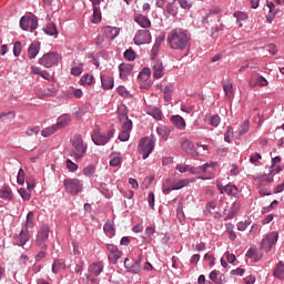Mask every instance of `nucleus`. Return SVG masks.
Returning <instances> with one entry per match:
<instances>
[{
	"mask_svg": "<svg viewBox=\"0 0 284 284\" xmlns=\"http://www.w3.org/2000/svg\"><path fill=\"white\" fill-rule=\"evenodd\" d=\"M168 43L171 50H190V36L182 29H174L168 34Z\"/></svg>",
	"mask_w": 284,
	"mask_h": 284,
	"instance_id": "nucleus-1",
	"label": "nucleus"
},
{
	"mask_svg": "<svg viewBox=\"0 0 284 284\" xmlns=\"http://www.w3.org/2000/svg\"><path fill=\"white\" fill-rule=\"evenodd\" d=\"M71 143V156H73L75 163H81L83 156L88 152V144L83 143V138L79 134H75L70 140Z\"/></svg>",
	"mask_w": 284,
	"mask_h": 284,
	"instance_id": "nucleus-2",
	"label": "nucleus"
},
{
	"mask_svg": "<svg viewBox=\"0 0 284 284\" xmlns=\"http://www.w3.org/2000/svg\"><path fill=\"white\" fill-rule=\"evenodd\" d=\"M119 121L121 123V133L119 134V139L121 141H129L130 139V132H132V120L128 118V113L125 111L121 112V109L119 110Z\"/></svg>",
	"mask_w": 284,
	"mask_h": 284,
	"instance_id": "nucleus-3",
	"label": "nucleus"
},
{
	"mask_svg": "<svg viewBox=\"0 0 284 284\" xmlns=\"http://www.w3.org/2000/svg\"><path fill=\"white\" fill-rule=\"evenodd\" d=\"M154 151V140L150 138H142L138 145V152L142 155V159L145 161L150 154Z\"/></svg>",
	"mask_w": 284,
	"mask_h": 284,
	"instance_id": "nucleus-4",
	"label": "nucleus"
},
{
	"mask_svg": "<svg viewBox=\"0 0 284 284\" xmlns=\"http://www.w3.org/2000/svg\"><path fill=\"white\" fill-rule=\"evenodd\" d=\"M65 191L73 196H77L80 192H83V182L79 179H65L63 181Z\"/></svg>",
	"mask_w": 284,
	"mask_h": 284,
	"instance_id": "nucleus-5",
	"label": "nucleus"
},
{
	"mask_svg": "<svg viewBox=\"0 0 284 284\" xmlns=\"http://www.w3.org/2000/svg\"><path fill=\"white\" fill-rule=\"evenodd\" d=\"M50 237V226L42 225L38 231L34 240L37 247H48V239Z\"/></svg>",
	"mask_w": 284,
	"mask_h": 284,
	"instance_id": "nucleus-6",
	"label": "nucleus"
},
{
	"mask_svg": "<svg viewBox=\"0 0 284 284\" xmlns=\"http://www.w3.org/2000/svg\"><path fill=\"white\" fill-rule=\"evenodd\" d=\"M250 88H267L270 85V82L265 77L261 75V73L254 71L251 73V78L248 80Z\"/></svg>",
	"mask_w": 284,
	"mask_h": 284,
	"instance_id": "nucleus-7",
	"label": "nucleus"
},
{
	"mask_svg": "<svg viewBox=\"0 0 284 284\" xmlns=\"http://www.w3.org/2000/svg\"><path fill=\"white\" fill-rule=\"evenodd\" d=\"M59 59L61 57L57 52H50L44 54L39 59L40 65H43V68H52V65H57L59 63Z\"/></svg>",
	"mask_w": 284,
	"mask_h": 284,
	"instance_id": "nucleus-8",
	"label": "nucleus"
},
{
	"mask_svg": "<svg viewBox=\"0 0 284 284\" xmlns=\"http://www.w3.org/2000/svg\"><path fill=\"white\" fill-rule=\"evenodd\" d=\"M39 26V20L34 16H27L20 19V28L23 30H30V32H34Z\"/></svg>",
	"mask_w": 284,
	"mask_h": 284,
	"instance_id": "nucleus-9",
	"label": "nucleus"
},
{
	"mask_svg": "<svg viewBox=\"0 0 284 284\" xmlns=\"http://www.w3.org/2000/svg\"><path fill=\"white\" fill-rule=\"evenodd\" d=\"M133 41L135 45H145L148 43L152 42V33H150V30H138Z\"/></svg>",
	"mask_w": 284,
	"mask_h": 284,
	"instance_id": "nucleus-10",
	"label": "nucleus"
},
{
	"mask_svg": "<svg viewBox=\"0 0 284 284\" xmlns=\"http://www.w3.org/2000/svg\"><path fill=\"white\" fill-rule=\"evenodd\" d=\"M181 150L189 154L190 156H199V151L196 150V145L193 141H190L187 138H182L180 140Z\"/></svg>",
	"mask_w": 284,
	"mask_h": 284,
	"instance_id": "nucleus-11",
	"label": "nucleus"
},
{
	"mask_svg": "<svg viewBox=\"0 0 284 284\" xmlns=\"http://www.w3.org/2000/svg\"><path fill=\"white\" fill-rule=\"evenodd\" d=\"M278 241V232L274 231L271 232L266 235V239L262 240V250H264V252H270V250H272V247H274V245H276Z\"/></svg>",
	"mask_w": 284,
	"mask_h": 284,
	"instance_id": "nucleus-12",
	"label": "nucleus"
},
{
	"mask_svg": "<svg viewBox=\"0 0 284 284\" xmlns=\"http://www.w3.org/2000/svg\"><path fill=\"white\" fill-rule=\"evenodd\" d=\"M124 267L126 272L131 274H139V272H141V258L134 261L130 260V257H125Z\"/></svg>",
	"mask_w": 284,
	"mask_h": 284,
	"instance_id": "nucleus-13",
	"label": "nucleus"
},
{
	"mask_svg": "<svg viewBox=\"0 0 284 284\" xmlns=\"http://www.w3.org/2000/svg\"><path fill=\"white\" fill-rule=\"evenodd\" d=\"M216 165H219V163L207 162L199 168H194V166L189 168V172L191 174H202V172H212V170H214V168H216Z\"/></svg>",
	"mask_w": 284,
	"mask_h": 284,
	"instance_id": "nucleus-14",
	"label": "nucleus"
},
{
	"mask_svg": "<svg viewBox=\"0 0 284 284\" xmlns=\"http://www.w3.org/2000/svg\"><path fill=\"white\" fill-rule=\"evenodd\" d=\"M14 241L17 245L23 247V245L30 241V233H28V229H22L20 233L14 236Z\"/></svg>",
	"mask_w": 284,
	"mask_h": 284,
	"instance_id": "nucleus-15",
	"label": "nucleus"
},
{
	"mask_svg": "<svg viewBox=\"0 0 284 284\" xmlns=\"http://www.w3.org/2000/svg\"><path fill=\"white\" fill-rule=\"evenodd\" d=\"M152 70L153 79H162L163 74H165V71L163 70V61L158 60L153 62Z\"/></svg>",
	"mask_w": 284,
	"mask_h": 284,
	"instance_id": "nucleus-16",
	"label": "nucleus"
},
{
	"mask_svg": "<svg viewBox=\"0 0 284 284\" xmlns=\"http://www.w3.org/2000/svg\"><path fill=\"white\" fill-rule=\"evenodd\" d=\"M119 28L116 27H105L103 29V34L109 41H113V39H116L119 37Z\"/></svg>",
	"mask_w": 284,
	"mask_h": 284,
	"instance_id": "nucleus-17",
	"label": "nucleus"
},
{
	"mask_svg": "<svg viewBox=\"0 0 284 284\" xmlns=\"http://www.w3.org/2000/svg\"><path fill=\"white\" fill-rule=\"evenodd\" d=\"M92 141L95 145H105V143L109 141V138L101 134L99 131H94L92 134Z\"/></svg>",
	"mask_w": 284,
	"mask_h": 284,
	"instance_id": "nucleus-18",
	"label": "nucleus"
},
{
	"mask_svg": "<svg viewBox=\"0 0 284 284\" xmlns=\"http://www.w3.org/2000/svg\"><path fill=\"white\" fill-rule=\"evenodd\" d=\"M40 50H41V43L32 42L28 48L29 59H37V54H39Z\"/></svg>",
	"mask_w": 284,
	"mask_h": 284,
	"instance_id": "nucleus-19",
	"label": "nucleus"
},
{
	"mask_svg": "<svg viewBox=\"0 0 284 284\" xmlns=\"http://www.w3.org/2000/svg\"><path fill=\"white\" fill-rule=\"evenodd\" d=\"M89 272L93 276H99L101 274V272H103V262H93L89 266Z\"/></svg>",
	"mask_w": 284,
	"mask_h": 284,
	"instance_id": "nucleus-20",
	"label": "nucleus"
},
{
	"mask_svg": "<svg viewBox=\"0 0 284 284\" xmlns=\"http://www.w3.org/2000/svg\"><path fill=\"white\" fill-rule=\"evenodd\" d=\"M120 79H128L132 74V67L128 63H122L119 65Z\"/></svg>",
	"mask_w": 284,
	"mask_h": 284,
	"instance_id": "nucleus-21",
	"label": "nucleus"
},
{
	"mask_svg": "<svg viewBox=\"0 0 284 284\" xmlns=\"http://www.w3.org/2000/svg\"><path fill=\"white\" fill-rule=\"evenodd\" d=\"M134 21H136L138 24L141 26V28H151L152 26V22L150 21V19H148V17L143 14H135Z\"/></svg>",
	"mask_w": 284,
	"mask_h": 284,
	"instance_id": "nucleus-22",
	"label": "nucleus"
},
{
	"mask_svg": "<svg viewBox=\"0 0 284 284\" xmlns=\"http://www.w3.org/2000/svg\"><path fill=\"white\" fill-rule=\"evenodd\" d=\"M101 83L103 90H112V88H114V78L110 75H101Z\"/></svg>",
	"mask_w": 284,
	"mask_h": 284,
	"instance_id": "nucleus-23",
	"label": "nucleus"
},
{
	"mask_svg": "<svg viewBox=\"0 0 284 284\" xmlns=\"http://www.w3.org/2000/svg\"><path fill=\"white\" fill-rule=\"evenodd\" d=\"M222 194H229V196H237L239 195V187L236 185L227 184L221 190Z\"/></svg>",
	"mask_w": 284,
	"mask_h": 284,
	"instance_id": "nucleus-24",
	"label": "nucleus"
},
{
	"mask_svg": "<svg viewBox=\"0 0 284 284\" xmlns=\"http://www.w3.org/2000/svg\"><path fill=\"white\" fill-rule=\"evenodd\" d=\"M175 185H174V180L172 179H166L163 184H162V192L164 194H170V192H172L173 190H176L174 189Z\"/></svg>",
	"mask_w": 284,
	"mask_h": 284,
	"instance_id": "nucleus-25",
	"label": "nucleus"
},
{
	"mask_svg": "<svg viewBox=\"0 0 284 284\" xmlns=\"http://www.w3.org/2000/svg\"><path fill=\"white\" fill-rule=\"evenodd\" d=\"M222 85L225 92V97H227V99H231L232 94H234V87L232 85V82H230V80H223Z\"/></svg>",
	"mask_w": 284,
	"mask_h": 284,
	"instance_id": "nucleus-26",
	"label": "nucleus"
},
{
	"mask_svg": "<svg viewBox=\"0 0 284 284\" xmlns=\"http://www.w3.org/2000/svg\"><path fill=\"white\" fill-rule=\"evenodd\" d=\"M161 43H163V38H156L151 50V59H156V57L159 55V50H161Z\"/></svg>",
	"mask_w": 284,
	"mask_h": 284,
	"instance_id": "nucleus-27",
	"label": "nucleus"
},
{
	"mask_svg": "<svg viewBox=\"0 0 284 284\" xmlns=\"http://www.w3.org/2000/svg\"><path fill=\"white\" fill-rule=\"evenodd\" d=\"M45 34H49V37H59V31L57 30V24L54 22H50L44 28Z\"/></svg>",
	"mask_w": 284,
	"mask_h": 284,
	"instance_id": "nucleus-28",
	"label": "nucleus"
},
{
	"mask_svg": "<svg viewBox=\"0 0 284 284\" xmlns=\"http://www.w3.org/2000/svg\"><path fill=\"white\" fill-rule=\"evenodd\" d=\"M61 270H65V262L63 260H55L52 264L53 274H59Z\"/></svg>",
	"mask_w": 284,
	"mask_h": 284,
	"instance_id": "nucleus-29",
	"label": "nucleus"
},
{
	"mask_svg": "<svg viewBox=\"0 0 284 284\" xmlns=\"http://www.w3.org/2000/svg\"><path fill=\"white\" fill-rule=\"evenodd\" d=\"M171 121L176 125V128H179V130L185 129V120L181 115H173Z\"/></svg>",
	"mask_w": 284,
	"mask_h": 284,
	"instance_id": "nucleus-30",
	"label": "nucleus"
},
{
	"mask_svg": "<svg viewBox=\"0 0 284 284\" xmlns=\"http://www.w3.org/2000/svg\"><path fill=\"white\" fill-rule=\"evenodd\" d=\"M0 199H4L6 201H12V190L8 186H3L0 190Z\"/></svg>",
	"mask_w": 284,
	"mask_h": 284,
	"instance_id": "nucleus-31",
	"label": "nucleus"
},
{
	"mask_svg": "<svg viewBox=\"0 0 284 284\" xmlns=\"http://www.w3.org/2000/svg\"><path fill=\"white\" fill-rule=\"evenodd\" d=\"M83 73V63H78L73 62V67L71 68V74L73 77H81V74Z\"/></svg>",
	"mask_w": 284,
	"mask_h": 284,
	"instance_id": "nucleus-32",
	"label": "nucleus"
},
{
	"mask_svg": "<svg viewBox=\"0 0 284 284\" xmlns=\"http://www.w3.org/2000/svg\"><path fill=\"white\" fill-rule=\"evenodd\" d=\"M72 121L69 114L61 115L55 124L58 128H65Z\"/></svg>",
	"mask_w": 284,
	"mask_h": 284,
	"instance_id": "nucleus-33",
	"label": "nucleus"
},
{
	"mask_svg": "<svg viewBox=\"0 0 284 284\" xmlns=\"http://www.w3.org/2000/svg\"><path fill=\"white\" fill-rule=\"evenodd\" d=\"M148 114H150V116H153V119H155V121H161V118H162L161 109L150 108L148 110Z\"/></svg>",
	"mask_w": 284,
	"mask_h": 284,
	"instance_id": "nucleus-34",
	"label": "nucleus"
},
{
	"mask_svg": "<svg viewBox=\"0 0 284 284\" xmlns=\"http://www.w3.org/2000/svg\"><path fill=\"white\" fill-rule=\"evenodd\" d=\"M121 256H123V252L118 250V251L109 254V261L111 263H113V265H116V263H119V258H121Z\"/></svg>",
	"mask_w": 284,
	"mask_h": 284,
	"instance_id": "nucleus-35",
	"label": "nucleus"
},
{
	"mask_svg": "<svg viewBox=\"0 0 284 284\" xmlns=\"http://www.w3.org/2000/svg\"><path fill=\"white\" fill-rule=\"evenodd\" d=\"M274 276H276V278H280L281 281H284V263L283 262H280L277 264V267L274 271Z\"/></svg>",
	"mask_w": 284,
	"mask_h": 284,
	"instance_id": "nucleus-36",
	"label": "nucleus"
},
{
	"mask_svg": "<svg viewBox=\"0 0 284 284\" xmlns=\"http://www.w3.org/2000/svg\"><path fill=\"white\" fill-rule=\"evenodd\" d=\"M192 183V180L190 179H183L179 181H174L175 190H183V187H186V185H190Z\"/></svg>",
	"mask_w": 284,
	"mask_h": 284,
	"instance_id": "nucleus-37",
	"label": "nucleus"
},
{
	"mask_svg": "<svg viewBox=\"0 0 284 284\" xmlns=\"http://www.w3.org/2000/svg\"><path fill=\"white\" fill-rule=\"evenodd\" d=\"M92 23H99L101 21V9L93 7V14L91 19Z\"/></svg>",
	"mask_w": 284,
	"mask_h": 284,
	"instance_id": "nucleus-38",
	"label": "nucleus"
},
{
	"mask_svg": "<svg viewBox=\"0 0 284 284\" xmlns=\"http://www.w3.org/2000/svg\"><path fill=\"white\" fill-rule=\"evenodd\" d=\"M58 128L59 126H57V124L52 125V126H49V128L42 130L41 134L44 138L52 136V134H54V132H57Z\"/></svg>",
	"mask_w": 284,
	"mask_h": 284,
	"instance_id": "nucleus-39",
	"label": "nucleus"
},
{
	"mask_svg": "<svg viewBox=\"0 0 284 284\" xmlns=\"http://www.w3.org/2000/svg\"><path fill=\"white\" fill-rule=\"evenodd\" d=\"M239 136H243V134H247L250 132V121L246 120L239 129Z\"/></svg>",
	"mask_w": 284,
	"mask_h": 284,
	"instance_id": "nucleus-40",
	"label": "nucleus"
},
{
	"mask_svg": "<svg viewBox=\"0 0 284 284\" xmlns=\"http://www.w3.org/2000/svg\"><path fill=\"white\" fill-rule=\"evenodd\" d=\"M235 19H237L239 28H243V23L241 21H245L247 19V13L237 11L234 13Z\"/></svg>",
	"mask_w": 284,
	"mask_h": 284,
	"instance_id": "nucleus-41",
	"label": "nucleus"
},
{
	"mask_svg": "<svg viewBox=\"0 0 284 284\" xmlns=\"http://www.w3.org/2000/svg\"><path fill=\"white\" fill-rule=\"evenodd\" d=\"M94 81V77L90 75V74H84L81 79H80V83L81 85H92V82Z\"/></svg>",
	"mask_w": 284,
	"mask_h": 284,
	"instance_id": "nucleus-42",
	"label": "nucleus"
},
{
	"mask_svg": "<svg viewBox=\"0 0 284 284\" xmlns=\"http://www.w3.org/2000/svg\"><path fill=\"white\" fill-rule=\"evenodd\" d=\"M234 136V128L227 126L226 132L224 134V141L226 143H232V138Z\"/></svg>",
	"mask_w": 284,
	"mask_h": 284,
	"instance_id": "nucleus-43",
	"label": "nucleus"
},
{
	"mask_svg": "<svg viewBox=\"0 0 284 284\" xmlns=\"http://www.w3.org/2000/svg\"><path fill=\"white\" fill-rule=\"evenodd\" d=\"M28 227H34V212L32 211L27 214L26 229Z\"/></svg>",
	"mask_w": 284,
	"mask_h": 284,
	"instance_id": "nucleus-44",
	"label": "nucleus"
},
{
	"mask_svg": "<svg viewBox=\"0 0 284 284\" xmlns=\"http://www.w3.org/2000/svg\"><path fill=\"white\" fill-rule=\"evenodd\" d=\"M95 172H97V168H94V165H92V164H89L82 171L84 176H92Z\"/></svg>",
	"mask_w": 284,
	"mask_h": 284,
	"instance_id": "nucleus-45",
	"label": "nucleus"
},
{
	"mask_svg": "<svg viewBox=\"0 0 284 284\" xmlns=\"http://www.w3.org/2000/svg\"><path fill=\"white\" fill-rule=\"evenodd\" d=\"M110 165L112 168H119V165H121V156L112 154L110 159Z\"/></svg>",
	"mask_w": 284,
	"mask_h": 284,
	"instance_id": "nucleus-46",
	"label": "nucleus"
},
{
	"mask_svg": "<svg viewBox=\"0 0 284 284\" xmlns=\"http://www.w3.org/2000/svg\"><path fill=\"white\" fill-rule=\"evenodd\" d=\"M124 59H126V61H134V59H136V53L134 50L128 49L124 51Z\"/></svg>",
	"mask_w": 284,
	"mask_h": 284,
	"instance_id": "nucleus-47",
	"label": "nucleus"
},
{
	"mask_svg": "<svg viewBox=\"0 0 284 284\" xmlns=\"http://www.w3.org/2000/svg\"><path fill=\"white\" fill-rule=\"evenodd\" d=\"M65 165L67 169L69 170V172H77V170H79V165L74 162H72V160L68 159L65 161Z\"/></svg>",
	"mask_w": 284,
	"mask_h": 284,
	"instance_id": "nucleus-48",
	"label": "nucleus"
},
{
	"mask_svg": "<svg viewBox=\"0 0 284 284\" xmlns=\"http://www.w3.org/2000/svg\"><path fill=\"white\" fill-rule=\"evenodd\" d=\"M174 91V87L168 85L164 88V101H170L172 99V92Z\"/></svg>",
	"mask_w": 284,
	"mask_h": 284,
	"instance_id": "nucleus-49",
	"label": "nucleus"
},
{
	"mask_svg": "<svg viewBox=\"0 0 284 284\" xmlns=\"http://www.w3.org/2000/svg\"><path fill=\"white\" fill-rule=\"evenodd\" d=\"M18 192H19L21 199H23V201H30V199H31L32 195H31L30 192H28V190H26V189H19Z\"/></svg>",
	"mask_w": 284,
	"mask_h": 284,
	"instance_id": "nucleus-50",
	"label": "nucleus"
},
{
	"mask_svg": "<svg viewBox=\"0 0 284 284\" xmlns=\"http://www.w3.org/2000/svg\"><path fill=\"white\" fill-rule=\"evenodd\" d=\"M220 124H221V116H219V114L211 116L210 125H212L213 128H219Z\"/></svg>",
	"mask_w": 284,
	"mask_h": 284,
	"instance_id": "nucleus-51",
	"label": "nucleus"
},
{
	"mask_svg": "<svg viewBox=\"0 0 284 284\" xmlns=\"http://www.w3.org/2000/svg\"><path fill=\"white\" fill-rule=\"evenodd\" d=\"M156 132L160 136H162V139H164V141H168V136H170V133L168 132V130H165V128L159 126L156 129Z\"/></svg>",
	"mask_w": 284,
	"mask_h": 284,
	"instance_id": "nucleus-52",
	"label": "nucleus"
},
{
	"mask_svg": "<svg viewBox=\"0 0 284 284\" xmlns=\"http://www.w3.org/2000/svg\"><path fill=\"white\" fill-rule=\"evenodd\" d=\"M45 252H48V246H40V252L36 255V261L45 258Z\"/></svg>",
	"mask_w": 284,
	"mask_h": 284,
	"instance_id": "nucleus-53",
	"label": "nucleus"
},
{
	"mask_svg": "<svg viewBox=\"0 0 284 284\" xmlns=\"http://www.w3.org/2000/svg\"><path fill=\"white\" fill-rule=\"evenodd\" d=\"M17 181L19 185H23V183H26V172L23 171V169L19 170Z\"/></svg>",
	"mask_w": 284,
	"mask_h": 284,
	"instance_id": "nucleus-54",
	"label": "nucleus"
},
{
	"mask_svg": "<svg viewBox=\"0 0 284 284\" xmlns=\"http://www.w3.org/2000/svg\"><path fill=\"white\" fill-rule=\"evenodd\" d=\"M13 54H14V57H20L21 55V41H17L13 44Z\"/></svg>",
	"mask_w": 284,
	"mask_h": 284,
	"instance_id": "nucleus-55",
	"label": "nucleus"
},
{
	"mask_svg": "<svg viewBox=\"0 0 284 284\" xmlns=\"http://www.w3.org/2000/svg\"><path fill=\"white\" fill-rule=\"evenodd\" d=\"M246 256L248 258H254V261H260L261 258L256 255V251L255 248H248V251L246 252Z\"/></svg>",
	"mask_w": 284,
	"mask_h": 284,
	"instance_id": "nucleus-56",
	"label": "nucleus"
},
{
	"mask_svg": "<svg viewBox=\"0 0 284 284\" xmlns=\"http://www.w3.org/2000/svg\"><path fill=\"white\" fill-rule=\"evenodd\" d=\"M204 261H207L210 267H214V263H215L216 258L212 254H205Z\"/></svg>",
	"mask_w": 284,
	"mask_h": 284,
	"instance_id": "nucleus-57",
	"label": "nucleus"
},
{
	"mask_svg": "<svg viewBox=\"0 0 284 284\" xmlns=\"http://www.w3.org/2000/svg\"><path fill=\"white\" fill-rule=\"evenodd\" d=\"M42 97H47V98L57 97V89L55 88L47 89L42 94Z\"/></svg>",
	"mask_w": 284,
	"mask_h": 284,
	"instance_id": "nucleus-58",
	"label": "nucleus"
},
{
	"mask_svg": "<svg viewBox=\"0 0 284 284\" xmlns=\"http://www.w3.org/2000/svg\"><path fill=\"white\" fill-rule=\"evenodd\" d=\"M104 232L108 234H112L114 232V226L112 225V222L108 221L103 226Z\"/></svg>",
	"mask_w": 284,
	"mask_h": 284,
	"instance_id": "nucleus-59",
	"label": "nucleus"
},
{
	"mask_svg": "<svg viewBox=\"0 0 284 284\" xmlns=\"http://www.w3.org/2000/svg\"><path fill=\"white\" fill-rule=\"evenodd\" d=\"M154 232H155L154 227L148 226L145 229V234H146V236L149 239L148 243H150L152 241V236L154 235Z\"/></svg>",
	"mask_w": 284,
	"mask_h": 284,
	"instance_id": "nucleus-60",
	"label": "nucleus"
},
{
	"mask_svg": "<svg viewBox=\"0 0 284 284\" xmlns=\"http://www.w3.org/2000/svg\"><path fill=\"white\" fill-rule=\"evenodd\" d=\"M118 93L120 94V97H124V98L130 97V92H128V89H125V87H119Z\"/></svg>",
	"mask_w": 284,
	"mask_h": 284,
	"instance_id": "nucleus-61",
	"label": "nucleus"
},
{
	"mask_svg": "<svg viewBox=\"0 0 284 284\" xmlns=\"http://www.w3.org/2000/svg\"><path fill=\"white\" fill-rule=\"evenodd\" d=\"M181 8H183L184 10H190V8H192V4L187 1V0H178Z\"/></svg>",
	"mask_w": 284,
	"mask_h": 284,
	"instance_id": "nucleus-62",
	"label": "nucleus"
},
{
	"mask_svg": "<svg viewBox=\"0 0 284 284\" xmlns=\"http://www.w3.org/2000/svg\"><path fill=\"white\" fill-rule=\"evenodd\" d=\"M261 159H263V156H261L260 153H254L253 155H251L250 162L251 163H258V161H261Z\"/></svg>",
	"mask_w": 284,
	"mask_h": 284,
	"instance_id": "nucleus-63",
	"label": "nucleus"
},
{
	"mask_svg": "<svg viewBox=\"0 0 284 284\" xmlns=\"http://www.w3.org/2000/svg\"><path fill=\"white\" fill-rule=\"evenodd\" d=\"M106 250L110 252V254H113L114 252H118L119 246L114 244H106Z\"/></svg>",
	"mask_w": 284,
	"mask_h": 284,
	"instance_id": "nucleus-64",
	"label": "nucleus"
}]
</instances>
